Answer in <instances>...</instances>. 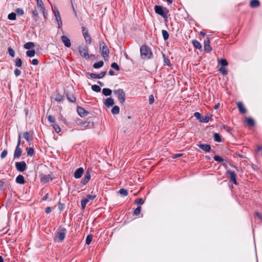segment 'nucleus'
I'll use <instances>...</instances> for the list:
<instances>
[{"mask_svg": "<svg viewBox=\"0 0 262 262\" xmlns=\"http://www.w3.org/2000/svg\"><path fill=\"white\" fill-rule=\"evenodd\" d=\"M141 56L144 59H150L152 56V53L150 49L146 46H142L140 48Z\"/></svg>", "mask_w": 262, "mask_h": 262, "instance_id": "f257e3e1", "label": "nucleus"}, {"mask_svg": "<svg viewBox=\"0 0 262 262\" xmlns=\"http://www.w3.org/2000/svg\"><path fill=\"white\" fill-rule=\"evenodd\" d=\"M96 197V195H88L85 198H83L81 201V205L82 209H84L86 204L91 205L93 201Z\"/></svg>", "mask_w": 262, "mask_h": 262, "instance_id": "f03ea898", "label": "nucleus"}, {"mask_svg": "<svg viewBox=\"0 0 262 262\" xmlns=\"http://www.w3.org/2000/svg\"><path fill=\"white\" fill-rule=\"evenodd\" d=\"M114 93L117 96L120 103L123 104L125 100V94L122 89H118L114 91Z\"/></svg>", "mask_w": 262, "mask_h": 262, "instance_id": "7ed1b4c3", "label": "nucleus"}, {"mask_svg": "<svg viewBox=\"0 0 262 262\" xmlns=\"http://www.w3.org/2000/svg\"><path fill=\"white\" fill-rule=\"evenodd\" d=\"M66 234V230L64 228L59 230L56 233L54 240L56 242H61L63 241Z\"/></svg>", "mask_w": 262, "mask_h": 262, "instance_id": "20e7f679", "label": "nucleus"}, {"mask_svg": "<svg viewBox=\"0 0 262 262\" xmlns=\"http://www.w3.org/2000/svg\"><path fill=\"white\" fill-rule=\"evenodd\" d=\"M99 48L100 50L101 53V55L102 57L105 59V58H107L108 57L109 55V50L107 48V47L105 45V44L102 42L100 41L99 42Z\"/></svg>", "mask_w": 262, "mask_h": 262, "instance_id": "39448f33", "label": "nucleus"}, {"mask_svg": "<svg viewBox=\"0 0 262 262\" xmlns=\"http://www.w3.org/2000/svg\"><path fill=\"white\" fill-rule=\"evenodd\" d=\"M155 10L156 13L161 15L163 17H166L168 12L166 8H163L160 6H156L155 7Z\"/></svg>", "mask_w": 262, "mask_h": 262, "instance_id": "423d86ee", "label": "nucleus"}, {"mask_svg": "<svg viewBox=\"0 0 262 262\" xmlns=\"http://www.w3.org/2000/svg\"><path fill=\"white\" fill-rule=\"evenodd\" d=\"M36 2L37 8L40 12L42 13L45 18H47V13L46 12L45 6L42 1V0H35Z\"/></svg>", "mask_w": 262, "mask_h": 262, "instance_id": "0eeeda50", "label": "nucleus"}, {"mask_svg": "<svg viewBox=\"0 0 262 262\" xmlns=\"http://www.w3.org/2000/svg\"><path fill=\"white\" fill-rule=\"evenodd\" d=\"M52 9H53V11L54 12V16H55V19L56 20L57 23L58 25V28H61L62 26V20H61V18L60 17L59 12L56 7L53 8Z\"/></svg>", "mask_w": 262, "mask_h": 262, "instance_id": "6e6552de", "label": "nucleus"}, {"mask_svg": "<svg viewBox=\"0 0 262 262\" xmlns=\"http://www.w3.org/2000/svg\"><path fill=\"white\" fill-rule=\"evenodd\" d=\"M15 165L16 169L19 171L23 172L27 169V165L24 161L16 162Z\"/></svg>", "mask_w": 262, "mask_h": 262, "instance_id": "1a4fd4ad", "label": "nucleus"}, {"mask_svg": "<svg viewBox=\"0 0 262 262\" xmlns=\"http://www.w3.org/2000/svg\"><path fill=\"white\" fill-rule=\"evenodd\" d=\"M82 34L86 42L88 44H91L92 42L91 37L88 33V30L83 27H82Z\"/></svg>", "mask_w": 262, "mask_h": 262, "instance_id": "9d476101", "label": "nucleus"}, {"mask_svg": "<svg viewBox=\"0 0 262 262\" xmlns=\"http://www.w3.org/2000/svg\"><path fill=\"white\" fill-rule=\"evenodd\" d=\"M79 51L81 56L83 57L86 59L89 58L88 48L87 47L79 48Z\"/></svg>", "mask_w": 262, "mask_h": 262, "instance_id": "9b49d317", "label": "nucleus"}, {"mask_svg": "<svg viewBox=\"0 0 262 262\" xmlns=\"http://www.w3.org/2000/svg\"><path fill=\"white\" fill-rule=\"evenodd\" d=\"M227 174L229 175L230 177V181L232 182L234 184H237L236 182V174L235 172V171L232 170H228L227 171Z\"/></svg>", "mask_w": 262, "mask_h": 262, "instance_id": "f8f14e48", "label": "nucleus"}, {"mask_svg": "<svg viewBox=\"0 0 262 262\" xmlns=\"http://www.w3.org/2000/svg\"><path fill=\"white\" fill-rule=\"evenodd\" d=\"M91 177V172L89 169L86 171L85 175L83 179L82 180V183L83 185H85L89 181Z\"/></svg>", "mask_w": 262, "mask_h": 262, "instance_id": "ddd939ff", "label": "nucleus"}, {"mask_svg": "<svg viewBox=\"0 0 262 262\" xmlns=\"http://www.w3.org/2000/svg\"><path fill=\"white\" fill-rule=\"evenodd\" d=\"M83 172H84L83 168L82 167H80V168H78L74 172V177L76 179H79L82 177Z\"/></svg>", "mask_w": 262, "mask_h": 262, "instance_id": "4468645a", "label": "nucleus"}, {"mask_svg": "<svg viewBox=\"0 0 262 262\" xmlns=\"http://www.w3.org/2000/svg\"><path fill=\"white\" fill-rule=\"evenodd\" d=\"M77 111L78 114L81 117H84L88 114V112H86L84 108L81 107H78L77 108Z\"/></svg>", "mask_w": 262, "mask_h": 262, "instance_id": "2eb2a0df", "label": "nucleus"}, {"mask_svg": "<svg viewBox=\"0 0 262 262\" xmlns=\"http://www.w3.org/2000/svg\"><path fill=\"white\" fill-rule=\"evenodd\" d=\"M204 50L207 52H211L212 48L210 46V40L208 38L204 42Z\"/></svg>", "mask_w": 262, "mask_h": 262, "instance_id": "dca6fc26", "label": "nucleus"}, {"mask_svg": "<svg viewBox=\"0 0 262 262\" xmlns=\"http://www.w3.org/2000/svg\"><path fill=\"white\" fill-rule=\"evenodd\" d=\"M61 40L66 47H70L71 46V41L68 37L66 36H62L61 37Z\"/></svg>", "mask_w": 262, "mask_h": 262, "instance_id": "f3484780", "label": "nucleus"}, {"mask_svg": "<svg viewBox=\"0 0 262 262\" xmlns=\"http://www.w3.org/2000/svg\"><path fill=\"white\" fill-rule=\"evenodd\" d=\"M105 74H106V72L104 71V72H102L101 73H100V74H98L92 73L91 74V77L92 78L100 79V78H103L105 75Z\"/></svg>", "mask_w": 262, "mask_h": 262, "instance_id": "a211bd4d", "label": "nucleus"}, {"mask_svg": "<svg viewBox=\"0 0 262 262\" xmlns=\"http://www.w3.org/2000/svg\"><path fill=\"white\" fill-rule=\"evenodd\" d=\"M237 106L241 113L245 114L247 112L246 109L245 108L244 105L242 102H238L237 103Z\"/></svg>", "mask_w": 262, "mask_h": 262, "instance_id": "6ab92c4d", "label": "nucleus"}, {"mask_svg": "<svg viewBox=\"0 0 262 262\" xmlns=\"http://www.w3.org/2000/svg\"><path fill=\"white\" fill-rule=\"evenodd\" d=\"M21 149L19 147H16L14 153V158H19L21 155Z\"/></svg>", "mask_w": 262, "mask_h": 262, "instance_id": "aec40b11", "label": "nucleus"}, {"mask_svg": "<svg viewBox=\"0 0 262 262\" xmlns=\"http://www.w3.org/2000/svg\"><path fill=\"white\" fill-rule=\"evenodd\" d=\"M52 181V178L50 175H45L41 179V182L43 183H48Z\"/></svg>", "mask_w": 262, "mask_h": 262, "instance_id": "412c9836", "label": "nucleus"}, {"mask_svg": "<svg viewBox=\"0 0 262 262\" xmlns=\"http://www.w3.org/2000/svg\"><path fill=\"white\" fill-rule=\"evenodd\" d=\"M250 6L252 8H256L260 6V3L258 0H251L250 3Z\"/></svg>", "mask_w": 262, "mask_h": 262, "instance_id": "4be33fe9", "label": "nucleus"}, {"mask_svg": "<svg viewBox=\"0 0 262 262\" xmlns=\"http://www.w3.org/2000/svg\"><path fill=\"white\" fill-rule=\"evenodd\" d=\"M104 104L107 107L112 106L114 104V99L111 98H107L106 99Z\"/></svg>", "mask_w": 262, "mask_h": 262, "instance_id": "5701e85b", "label": "nucleus"}, {"mask_svg": "<svg viewBox=\"0 0 262 262\" xmlns=\"http://www.w3.org/2000/svg\"><path fill=\"white\" fill-rule=\"evenodd\" d=\"M16 182L18 184H24L25 183L24 177L22 175L18 176L16 178Z\"/></svg>", "mask_w": 262, "mask_h": 262, "instance_id": "b1692460", "label": "nucleus"}, {"mask_svg": "<svg viewBox=\"0 0 262 262\" xmlns=\"http://www.w3.org/2000/svg\"><path fill=\"white\" fill-rule=\"evenodd\" d=\"M199 147L205 151H209L211 149V147L208 144H200Z\"/></svg>", "mask_w": 262, "mask_h": 262, "instance_id": "393cba45", "label": "nucleus"}, {"mask_svg": "<svg viewBox=\"0 0 262 262\" xmlns=\"http://www.w3.org/2000/svg\"><path fill=\"white\" fill-rule=\"evenodd\" d=\"M24 47L26 49L30 50L34 47V44L32 42H28L24 45Z\"/></svg>", "mask_w": 262, "mask_h": 262, "instance_id": "a878e982", "label": "nucleus"}, {"mask_svg": "<svg viewBox=\"0 0 262 262\" xmlns=\"http://www.w3.org/2000/svg\"><path fill=\"white\" fill-rule=\"evenodd\" d=\"M112 90L109 89L104 88L102 90V93L104 96H110L112 94Z\"/></svg>", "mask_w": 262, "mask_h": 262, "instance_id": "bb28decb", "label": "nucleus"}, {"mask_svg": "<svg viewBox=\"0 0 262 262\" xmlns=\"http://www.w3.org/2000/svg\"><path fill=\"white\" fill-rule=\"evenodd\" d=\"M119 111L120 108L117 105L114 106L111 110L112 113L114 115L118 114L119 113Z\"/></svg>", "mask_w": 262, "mask_h": 262, "instance_id": "cd10ccee", "label": "nucleus"}, {"mask_svg": "<svg viewBox=\"0 0 262 262\" xmlns=\"http://www.w3.org/2000/svg\"><path fill=\"white\" fill-rule=\"evenodd\" d=\"M192 43L194 47L198 49H201L202 48L201 44L196 40H193L192 41Z\"/></svg>", "mask_w": 262, "mask_h": 262, "instance_id": "c85d7f7f", "label": "nucleus"}, {"mask_svg": "<svg viewBox=\"0 0 262 262\" xmlns=\"http://www.w3.org/2000/svg\"><path fill=\"white\" fill-rule=\"evenodd\" d=\"M219 63L222 66V67L228 66V61L225 59H220L218 60Z\"/></svg>", "mask_w": 262, "mask_h": 262, "instance_id": "c756f323", "label": "nucleus"}, {"mask_svg": "<svg viewBox=\"0 0 262 262\" xmlns=\"http://www.w3.org/2000/svg\"><path fill=\"white\" fill-rule=\"evenodd\" d=\"M35 51L34 50H28L26 52V55L29 57H33L35 56Z\"/></svg>", "mask_w": 262, "mask_h": 262, "instance_id": "7c9ffc66", "label": "nucleus"}, {"mask_svg": "<svg viewBox=\"0 0 262 262\" xmlns=\"http://www.w3.org/2000/svg\"><path fill=\"white\" fill-rule=\"evenodd\" d=\"M103 62L102 61H100L98 62H96L94 64L93 67L95 69H98L102 67L103 66Z\"/></svg>", "mask_w": 262, "mask_h": 262, "instance_id": "2f4dec72", "label": "nucleus"}, {"mask_svg": "<svg viewBox=\"0 0 262 262\" xmlns=\"http://www.w3.org/2000/svg\"><path fill=\"white\" fill-rule=\"evenodd\" d=\"M246 121L249 126H252L254 124V121L253 119L251 118H247L246 119Z\"/></svg>", "mask_w": 262, "mask_h": 262, "instance_id": "473e14b6", "label": "nucleus"}, {"mask_svg": "<svg viewBox=\"0 0 262 262\" xmlns=\"http://www.w3.org/2000/svg\"><path fill=\"white\" fill-rule=\"evenodd\" d=\"M68 99L72 102H74L76 100V98L72 94H67Z\"/></svg>", "mask_w": 262, "mask_h": 262, "instance_id": "72a5a7b5", "label": "nucleus"}, {"mask_svg": "<svg viewBox=\"0 0 262 262\" xmlns=\"http://www.w3.org/2000/svg\"><path fill=\"white\" fill-rule=\"evenodd\" d=\"M32 16L35 21L37 20V18L38 17V13L35 9H34L32 11Z\"/></svg>", "mask_w": 262, "mask_h": 262, "instance_id": "f704fd0d", "label": "nucleus"}, {"mask_svg": "<svg viewBox=\"0 0 262 262\" xmlns=\"http://www.w3.org/2000/svg\"><path fill=\"white\" fill-rule=\"evenodd\" d=\"M92 89L93 91L96 92H99L101 91V88L99 85L94 84L92 86Z\"/></svg>", "mask_w": 262, "mask_h": 262, "instance_id": "c9c22d12", "label": "nucleus"}, {"mask_svg": "<svg viewBox=\"0 0 262 262\" xmlns=\"http://www.w3.org/2000/svg\"><path fill=\"white\" fill-rule=\"evenodd\" d=\"M162 35L165 40H167L169 38V34L166 30H162Z\"/></svg>", "mask_w": 262, "mask_h": 262, "instance_id": "e433bc0d", "label": "nucleus"}, {"mask_svg": "<svg viewBox=\"0 0 262 262\" xmlns=\"http://www.w3.org/2000/svg\"><path fill=\"white\" fill-rule=\"evenodd\" d=\"M210 119V117L206 116H202V118L200 120L201 122H204V123H207Z\"/></svg>", "mask_w": 262, "mask_h": 262, "instance_id": "4c0bfd02", "label": "nucleus"}, {"mask_svg": "<svg viewBox=\"0 0 262 262\" xmlns=\"http://www.w3.org/2000/svg\"><path fill=\"white\" fill-rule=\"evenodd\" d=\"M15 65L17 67H20L22 66V61L20 58H16Z\"/></svg>", "mask_w": 262, "mask_h": 262, "instance_id": "58836bf2", "label": "nucleus"}, {"mask_svg": "<svg viewBox=\"0 0 262 262\" xmlns=\"http://www.w3.org/2000/svg\"><path fill=\"white\" fill-rule=\"evenodd\" d=\"M119 193L123 196H126L128 194L127 191L123 188L120 189Z\"/></svg>", "mask_w": 262, "mask_h": 262, "instance_id": "ea45409f", "label": "nucleus"}, {"mask_svg": "<svg viewBox=\"0 0 262 262\" xmlns=\"http://www.w3.org/2000/svg\"><path fill=\"white\" fill-rule=\"evenodd\" d=\"M219 71L224 75H226L228 74V71L224 67H221L219 69Z\"/></svg>", "mask_w": 262, "mask_h": 262, "instance_id": "a19ab883", "label": "nucleus"}, {"mask_svg": "<svg viewBox=\"0 0 262 262\" xmlns=\"http://www.w3.org/2000/svg\"><path fill=\"white\" fill-rule=\"evenodd\" d=\"M214 139L215 141L220 142L221 141V139L220 135L217 133H215L214 134Z\"/></svg>", "mask_w": 262, "mask_h": 262, "instance_id": "79ce46f5", "label": "nucleus"}, {"mask_svg": "<svg viewBox=\"0 0 262 262\" xmlns=\"http://www.w3.org/2000/svg\"><path fill=\"white\" fill-rule=\"evenodd\" d=\"M8 18L10 20H15L16 19V14L15 13H11L8 16Z\"/></svg>", "mask_w": 262, "mask_h": 262, "instance_id": "37998d69", "label": "nucleus"}, {"mask_svg": "<svg viewBox=\"0 0 262 262\" xmlns=\"http://www.w3.org/2000/svg\"><path fill=\"white\" fill-rule=\"evenodd\" d=\"M141 206H138L134 211V214L135 215H138L140 212H141Z\"/></svg>", "mask_w": 262, "mask_h": 262, "instance_id": "c03bdc74", "label": "nucleus"}, {"mask_svg": "<svg viewBox=\"0 0 262 262\" xmlns=\"http://www.w3.org/2000/svg\"><path fill=\"white\" fill-rule=\"evenodd\" d=\"M27 151L28 155L30 156H32L34 154V149L31 147L27 148Z\"/></svg>", "mask_w": 262, "mask_h": 262, "instance_id": "a18cd8bd", "label": "nucleus"}, {"mask_svg": "<svg viewBox=\"0 0 262 262\" xmlns=\"http://www.w3.org/2000/svg\"><path fill=\"white\" fill-rule=\"evenodd\" d=\"M92 240V235H89L87 236L85 240V243L86 244L89 245Z\"/></svg>", "mask_w": 262, "mask_h": 262, "instance_id": "49530a36", "label": "nucleus"}, {"mask_svg": "<svg viewBox=\"0 0 262 262\" xmlns=\"http://www.w3.org/2000/svg\"><path fill=\"white\" fill-rule=\"evenodd\" d=\"M53 127L54 129V130L57 133H58L60 131V128L57 124H54L53 125Z\"/></svg>", "mask_w": 262, "mask_h": 262, "instance_id": "de8ad7c7", "label": "nucleus"}, {"mask_svg": "<svg viewBox=\"0 0 262 262\" xmlns=\"http://www.w3.org/2000/svg\"><path fill=\"white\" fill-rule=\"evenodd\" d=\"M111 67L114 69H115L117 71H119V66L118 65V64L116 62H113L111 64Z\"/></svg>", "mask_w": 262, "mask_h": 262, "instance_id": "09e8293b", "label": "nucleus"}, {"mask_svg": "<svg viewBox=\"0 0 262 262\" xmlns=\"http://www.w3.org/2000/svg\"><path fill=\"white\" fill-rule=\"evenodd\" d=\"M24 137L27 141H30V138L29 133L25 132L24 133Z\"/></svg>", "mask_w": 262, "mask_h": 262, "instance_id": "8fccbe9b", "label": "nucleus"}, {"mask_svg": "<svg viewBox=\"0 0 262 262\" xmlns=\"http://www.w3.org/2000/svg\"><path fill=\"white\" fill-rule=\"evenodd\" d=\"M8 53H9V54L11 56V57H14L15 56V52L11 48H8Z\"/></svg>", "mask_w": 262, "mask_h": 262, "instance_id": "3c124183", "label": "nucleus"}, {"mask_svg": "<svg viewBox=\"0 0 262 262\" xmlns=\"http://www.w3.org/2000/svg\"><path fill=\"white\" fill-rule=\"evenodd\" d=\"M214 159L215 161L219 162H221L224 160L223 159L219 156H215L214 157Z\"/></svg>", "mask_w": 262, "mask_h": 262, "instance_id": "603ef678", "label": "nucleus"}, {"mask_svg": "<svg viewBox=\"0 0 262 262\" xmlns=\"http://www.w3.org/2000/svg\"><path fill=\"white\" fill-rule=\"evenodd\" d=\"M48 120L51 123H54L55 121V118L51 115H49L48 116Z\"/></svg>", "mask_w": 262, "mask_h": 262, "instance_id": "864d4df0", "label": "nucleus"}, {"mask_svg": "<svg viewBox=\"0 0 262 262\" xmlns=\"http://www.w3.org/2000/svg\"><path fill=\"white\" fill-rule=\"evenodd\" d=\"M136 203L138 205H141L143 204L144 200L142 198H139L136 200Z\"/></svg>", "mask_w": 262, "mask_h": 262, "instance_id": "5fc2aeb1", "label": "nucleus"}, {"mask_svg": "<svg viewBox=\"0 0 262 262\" xmlns=\"http://www.w3.org/2000/svg\"><path fill=\"white\" fill-rule=\"evenodd\" d=\"M16 12L18 15L21 16L24 14V11L21 9H19V8L17 9Z\"/></svg>", "mask_w": 262, "mask_h": 262, "instance_id": "6e6d98bb", "label": "nucleus"}, {"mask_svg": "<svg viewBox=\"0 0 262 262\" xmlns=\"http://www.w3.org/2000/svg\"><path fill=\"white\" fill-rule=\"evenodd\" d=\"M194 116L198 120H199L200 121L201 118H202V116L199 113V112H195L194 114Z\"/></svg>", "mask_w": 262, "mask_h": 262, "instance_id": "4d7b16f0", "label": "nucleus"}, {"mask_svg": "<svg viewBox=\"0 0 262 262\" xmlns=\"http://www.w3.org/2000/svg\"><path fill=\"white\" fill-rule=\"evenodd\" d=\"M7 155V150H4L1 153V158L2 159H4V158H5L6 157Z\"/></svg>", "mask_w": 262, "mask_h": 262, "instance_id": "13d9d810", "label": "nucleus"}, {"mask_svg": "<svg viewBox=\"0 0 262 262\" xmlns=\"http://www.w3.org/2000/svg\"><path fill=\"white\" fill-rule=\"evenodd\" d=\"M154 102V97L153 95H150L149 97V102L150 104H151Z\"/></svg>", "mask_w": 262, "mask_h": 262, "instance_id": "bf43d9fd", "label": "nucleus"}, {"mask_svg": "<svg viewBox=\"0 0 262 262\" xmlns=\"http://www.w3.org/2000/svg\"><path fill=\"white\" fill-rule=\"evenodd\" d=\"M14 74L16 76H18L20 75L21 74V72L19 70L17 69H16L15 70H14Z\"/></svg>", "mask_w": 262, "mask_h": 262, "instance_id": "052dcab7", "label": "nucleus"}, {"mask_svg": "<svg viewBox=\"0 0 262 262\" xmlns=\"http://www.w3.org/2000/svg\"><path fill=\"white\" fill-rule=\"evenodd\" d=\"M62 100V97L60 95H57L55 98V100L57 101H61Z\"/></svg>", "mask_w": 262, "mask_h": 262, "instance_id": "680f3d73", "label": "nucleus"}, {"mask_svg": "<svg viewBox=\"0 0 262 262\" xmlns=\"http://www.w3.org/2000/svg\"><path fill=\"white\" fill-rule=\"evenodd\" d=\"M183 156V154H175L174 155H173L172 156V158L173 159H176V158H179L181 156Z\"/></svg>", "mask_w": 262, "mask_h": 262, "instance_id": "e2e57ef3", "label": "nucleus"}, {"mask_svg": "<svg viewBox=\"0 0 262 262\" xmlns=\"http://www.w3.org/2000/svg\"><path fill=\"white\" fill-rule=\"evenodd\" d=\"M32 63L33 65H37L38 64V61L37 59H33L32 60Z\"/></svg>", "mask_w": 262, "mask_h": 262, "instance_id": "0e129e2a", "label": "nucleus"}, {"mask_svg": "<svg viewBox=\"0 0 262 262\" xmlns=\"http://www.w3.org/2000/svg\"><path fill=\"white\" fill-rule=\"evenodd\" d=\"M52 208L51 207H49L46 209L45 212L46 213H49L52 211Z\"/></svg>", "mask_w": 262, "mask_h": 262, "instance_id": "69168bd1", "label": "nucleus"}, {"mask_svg": "<svg viewBox=\"0 0 262 262\" xmlns=\"http://www.w3.org/2000/svg\"><path fill=\"white\" fill-rule=\"evenodd\" d=\"M163 57L164 58V62H165V63L167 65L169 66V63H170L169 60H168V59L165 58V56L164 55H163Z\"/></svg>", "mask_w": 262, "mask_h": 262, "instance_id": "338daca9", "label": "nucleus"}, {"mask_svg": "<svg viewBox=\"0 0 262 262\" xmlns=\"http://www.w3.org/2000/svg\"><path fill=\"white\" fill-rule=\"evenodd\" d=\"M4 182L0 181V193L2 192L3 187H4Z\"/></svg>", "mask_w": 262, "mask_h": 262, "instance_id": "774afa93", "label": "nucleus"}]
</instances>
